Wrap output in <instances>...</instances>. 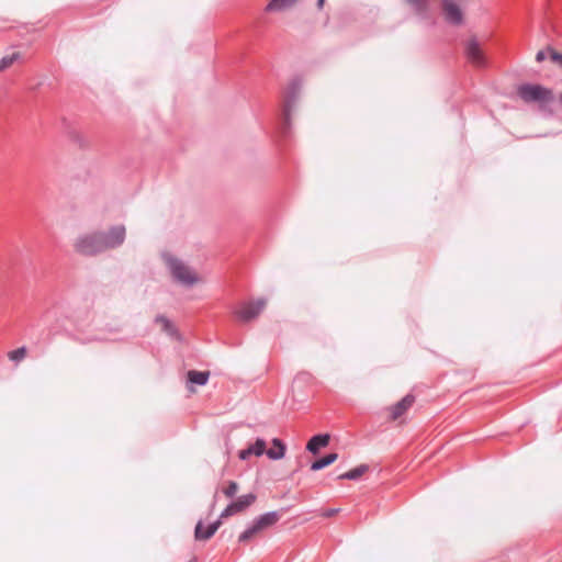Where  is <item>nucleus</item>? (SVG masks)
Instances as JSON below:
<instances>
[{"label": "nucleus", "instance_id": "f257e3e1", "mask_svg": "<svg viewBox=\"0 0 562 562\" xmlns=\"http://www.w3.org/2000/svg\"><path fill=\"white\" fill-rule=\"evenodd\" d=\"M517 94L525 103H538L539 110L546 115H553L551 104L555 101V95L552 89L539 83H522L518 86Z\"/></svg>", "mask_w": 562, "mask_h": 562}, {"label": "nucleus", "instance_id": "f03ea898", "mask_svg": "<svg viewBox=\"0 0 562 562\" xmlns=\"http://www.w3.org/2000/svg\"><path fill=\"white\" fill-rule=\"evenodd\" d=\"M302 89V79L300 77H295L289 83L285 95H284V104H283V121L279 127V133L281 136L286 137L291 131V112L297 101Z\"/></svg>", "mask_w": 562, "mask_h": 562}, {"label": "nucleus", "instance_id": "7ed1b4c3", "mask_svg": "<svg viewBox=\"0 0 562 562\" xmlns=\"http://www.w3.org/2000/svg\"><path fill=\"white\" fill-rule=\"evenodd\" d=\"M164 259L176 282L187 288H191L198 282L199 278L196 273L182 260L171 255H165Z\"/></svg>", "mask_w": 562, "mask_h": 562}, {"label": "nucleus", "instance_id": "20e7f679", "mask_svg": "<svg viewBox=\"0 0 562 562\" xmlns=\"http://www.w3.org/2000/svg\"><path fill=\"white\" fill-rule=\"evenodd\" d=\"M75 249L82 256H95L105 251L101 240V232L97 231L79 236L75 243Z\"/></svg>", "mask_w": 562, "mask_h": 562}, {"label": "nucleus", "instance_id": "39448f33", "mask_svg": "<svg viewBox=\"0 0 562 562\" xmlns=\"http://www.w3.org/2000/svg\"><path fill=\"white\" fill-rule=\"evenodd\" d=\"M101 232V240L104 250L119 248L125 240L126 229L124 225L111 226L106 232Z\"/></svg>", "mask_w": 562, "mask_h": 562}, {"label": "nucleus", "instance_id": "423d86ee", "mask_svg": "<svg viewBox=\"0 0 562 562\" xmlns=\"http://www.w3.org/2000/svg\"><path fill=\"white\" fill-rule=\"evenodd\" d=\"M265 305V299H258L254 302L245 303L238 311H236V316L243 322H249L261 313Z\"/></svg>", "mask_w": 562, "mask_h": 562}, {"label": "nucleus", "instance_id": "0eeeda50", "mask_svg": "<svg viewBox=\"0 0 562 562\" xmlns=\"http://www.w3.org/2000/svg\"><path fill=\"white\" fill-rule=\"evenodd\" d=\"M441 7L445 20L451 25H461L463 23V13L460 7L452 0H441Z\"/></svg>", "mask_w": 562, "mask_h": 562}, {"label": "nucleus", "instance_id": "6e6552de", "mask_svg": "<svg viewBox=\"0 0 562 562\" xmlns=\"http://www.w3.org/2000/svg\"><path fill=\"white\" fill-rule=\"evenodd\" d=\"M464 53L470 63L477 67L485 65V57L475 37L470 38L464 48Z\"/></svg>", "mask_w": 562, "mask_h": 562}, {"label": "nucleus", "instance_id": "1a4fd4ad", "mask_svg": "<svg viewBox=\"0 0 562 562\" xmlns=\"http://www.w3.org/2000/svg\"><path fill=\"white\" fill-rule=\"evenodd\" d=\"M414 402H415V396L413 394L405 395L401 401H398L397 403H395L394 405H392L390 407V412H391L390 419L391 420L398 419L401 416H403L407 412L408 408L412 407Z\"/></svg>", "mask_w": 562, "mask_h": 562}, {"label": "nucleus", "instance_id": "9d476101", "mask_svg": "<svg viewBox=\"0 0 562 562\" xmlns=\"http://www.w3.org/2000/svg\"><path fill=\"white\" fill-rule=\"evenodd\" d=\"M266 441L262 438H257L255 443L250 445L248 448L243 449L238 452V458L243 461L248 460L251 456L261 457L262 454H267Z\"/></svg>", "mask_w": 562, "mask_h": 562}, {"label": "nucleus", "instance_id": "9b49d317", "mask_svg": "<svg viewBox=\"0 0 562 562\" xmlns=\"http://www.w3.org/2000/svg\"><path fill=\"white\" fill-rule=\"evenodd\" d=\"M222 521L215 520L204 528L202 520H199L195 525L194 537L196 540H209L211 539L217 529L221 527Z\"/></svg>", "mask_w": 562, "mask_h": 562}, {"label": "nucleus", "instance_id": "f8f14e48", "mask_svg": "<svg viewBox=\"0 0 562 562\" xmlns=\"http://www.w3.org/2000/svg\"><path fill=\"white\" fill-rule=\"evenodd\" d=\"M329 440L330 436L328 434L315 435L308 440L306 445V450L312 454H317L322 448L328 446Z\"/></svg>", "mask_w": 562, "mask_h": 562}, {"label": "nucleus", "instance_id": "ddd939ff", "mask_svg": "<svg viewBox=\"0 0 562 562\" xmlns=\"http://www.w3.org/2000/svg\"><path fill=\"white\" fill-rule=\"evenodd\" d=\"M283 512L284 509L267 512L255 519L257 520L258 525L262 528V530H265L276 525L280 520Z\"/></svg>", "mask_w": 562, "mask_h": 562}, {"label": "nucleus", "instance_id": "4468645a", "mask_svg": "<svg viewBox=\"0 0 562 562\" xmlns=\"http://www.w3.org/2000/svg\"><path fill=\"white\" fill-rule=\"evenodd\" d=\"M155 323L161 324L162 330L170 336L171 338H175L177 340H181V335L179 330L176 328V326L171 323L170 319H168L165 315H157L155 317Z\"/></svg>", "mask_w": 562, "mask_h": 562}, {"label": "nucleus", "instance_id": "2eb2a0df", "mask_svg": "<svg viewBox=\"0 0 562 562\" xmlns=\"http://www.w3.org/2000/svg\"><path fill=\"white\" fill-rule=\"evenodd\" d=\"M273 448L267 450V457L271 460H280L285 454V445L281 439L274 438L272 440Z\"/></svg>", "mask_w": 562, "mask_h": 562}, {"label": "nucleus", "instance_id": "dca6fc26", "mask_svg": "<svg viewBox=\"0 0 562 562\" xmlns=\"http://www.w3.org/2000/svg\"><path fill=\"white\" fill-rule=\"evenodd\" d=\"M260 531H262V528L258 525L257 520L254 519L251 524L239 535L238 542L246 543Z\"/></svg>", "mask_w": 562, "mask_h": 562}, {"label": "nucleus", "instance_id": "f3484780", "mask_svg": "<svg viewBox=\"0 0 562 562\" xmlns=\"http://www.w3.org/2000/svg\"><path fill=\"white\" fill-rule=\"evenodd\" d=\"M188 382L196 385H205L210 378L209 371L190 370L187 373Z\"/></svg>", "mask_w": 562, "mask_h": 562}, {"label": "nucleus", "instance_id": "a211bd4d", "mask_svg": "<svg viewBox=\"0 0 562 562\" xmlns=\"http://www.w3.org/2000/svg\"><path fill=\"white\" fill-rule=\"evenodd\" d=\"M338 459V454L336 452L328 453L311 464L312 471H319L330 464H333Z\"/></svg>", "mask_w": 562, "mask_h": 562}, {"label": "nucleus", "instance_id": "6ab92c4d", "mask_svg": "<svg viewBox=\"0 0 562 562\" xmlns=\"http://www.w3.org/2000/svg\"><path fill=\"white\" fill-rule=\"evenodd\" d=\"M369 470L368 464H360L356 467L355 469H351L338 476L339 480H350L355 481L358 480L360 476H362L367 471Z\"/></svg>", "mask_w": 562, "mask_h": 562}, {"label": "nucleus", "instance_id": "aec40b11", "mask_svg": "<svg viewBox=\"0 0 562 562\" xmlns=\"http://www.w3.org/2000/svg\"><path fill=\"white\" fill-rule=\"evenodd\" d=\"M257 499V495L255 493H248V494H245V495H241L239 496L235 502V507L237 508V510L240 513V512H244L245 509H247L249 506H251Z\"/></svg>", "mask_w": 562, "mask_h": 562}, {"label": "nucleus", "instance_id": "412c9836", "mask_svg": "<svg viewBox=\"0 0 562 562\" xmlns=\"http://www.w3.org/2000/svg\"><path fill=\"white\" fill-rule=\"evenodd\" d=\"M299 0H271L267 7L266 11L274 12V11H283L292 5H294Z\"/></svg>", "mask_w": 562, "mask_h": 562}, {"label": "nucleus", "instance_id": "4be33fe9", "mask_svg": "<svg viewBox=\"0 0 562 562\" xmlns=\"http://www.w3.org/2000/svg\"><path fill=\"white\" fill-rule=\"evenodd\" d=\"M405 2L420 16H425L429 9V0H405Z\"/></svg>", "mask_w": 562, "mask_h": 562}, {"label": "nucleus", "instance_id": "5701e85b", "mask_svg": "<svg viewBox=\"0 0 562 562\" xmlns=\"http://www.w3.org/2000/svg\"><path fill=\"white\" fill-rule=\"evenodd\" d=\"M20 58V53H12L0 58V71L9 68L15 60Z\"/></svg>", "mask_w": 562, "mask_h": 562}, {"label": "nucleus", "instance_id": "b1692460", "mask_svg": "<svg viewBox=\"0 0 562 562\" xmlns=\"http://www.w3.org/2000/svg\"><path fill=\"white\" fill-rule=\"evenodd\" d=\"M239 513L237 510V508L235 507V504L234 502H232L231 504H228L224 509L223 512L221 513L220 517L217 520H221L224 519V518H228L235 514Z\"/></svg>", "mask_w": 562, "mask_h": 562}, {"label": "nucleus", "instance_id": "393cba45", "mask_svg": "<svg viewBox=\"0 0 562 562\" xmlns=\"http://www.w3.org/2000/svg\"><path fill=\"white\" fill-rule=\"evenodd\" d=\"M238 487H239V486H238V484H237L235 481H229V482H228L227 487H225V488L223 490V493H224V495H225L226 497L232 498V497H234V496H235V494L237 493Z\"/></svg>", "mask_w": 562, "mask_h": 562}, {"label": "nucleus", "instance_id": "a878e982", "mask_svg": "<svg viewBox=\"0 0 562 562\" xmlns=\"http://www.w3.org/2000/svg\"><path fill=\"white\" fill-rule=\"evenodd\" d=\"M25 353H26L25 347H20V348L15 349V350H12L9 353V358L12 361H20V360H22L25 357Z\"/></svg>", "mask_w": 562, "mask_h": 562}, {"label": "nucleus", "instance_id": "bb28decb", "mask_svg": "<svg viewBox=\"0 0 562 562\" xmlns=\"http://www.w3.org/2000/svg\"><path fill=\"white\" fill-rule=\"evenodd\" d=\"M548 49L550 52V57L552 61L558 63L562 66V53H559L551 47H549Z\"/></svg>", "mask_w": 562, "mask_h": 562}, {"label": "nucleus", "instance_id": "cd10ccee", "mask_svg": "<svg viewBox=\"0 0 562 562\" xmlns=\"http://www.w3.org/2000/svg\"><path fill=\"white\" fill-rule=\"evenodd\" d=\"M340 509L339 508H328L323 513V516L326 518L335 516Z\"/></svg>", "mask_w": 562, "mask_h": 562}, {"label": "nucleus", "instance_id": "c85d7f7f", "mask_svg": "<svg viewBox=\"0 0 562 562\" xmlns=\"http://www.w3.org/2000/svg\"><path fill=\"white\" fill-rule=\"evenodd\" d=\"M546 58H547V55H546V52H544V50H539V52L536 54V60H537L538 63L543 61Z\"/></svg>", "mask_w": 562, "mask_h": 562}, {"label": "nucleus", "instance_id": "c756f323", "mask_svg": "<svg viewBox=\"0 0 562 562\" xmlns=\"http://www.w3.org/2000/svg\"><path fill=\"white\" fill-rule=\"evenodd\" d=\"M324 2H325V0H317V7H318L319 9H322V8H323V5H324Z\"/></svg>", "mask_w": 562, "mask_h": 562}, {"label": "nucleus", "instance_id": "7c9ffc66", "mask_svg": "<svg viewBox=\"0 0 562 562\" xmlns=\"http://www.w3.org/2000/svg\"><path fill=\"white\" fill-rule=\"evenodd\" d=\"M189 562H196V559H195V558H193V559H191Z\"/></svg>", "mask_w": 562, "mask_h": 562}]
</instances>
